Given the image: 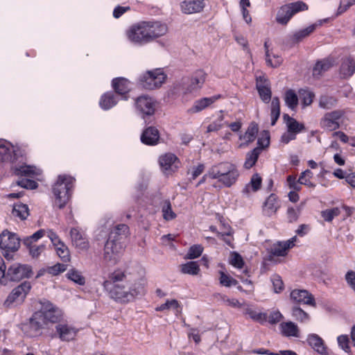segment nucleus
Listing matches in <instances>:
<instances>
[{"label":"nucleus","instance_id":"nucleus-1","mask_svg":"<svg viewBox=\"0 0 355 355\" xmlns=\"http://www.w3.org/2000/svg\"><path fill=\"white\" fill-rule=\"evenodd\" d=\"M167 31V26L161 21H141L132 24L127 29L125 35L132 44L144 46L164 35Z\"/></svg>","mask_w":355,"mask_h":355},{"label":"nucleus","instance_id":"nucleus-2","mask_svg":"<svg viewBox=\"0 0 355 355\" xmlns=\"http://www.w3.org/2000/svg\"><path fill=\"white\" fill-rule=\"evenodd\" d=\"M103 287L109 293L110 297L116 302L126 303L132 301L129 282L126 280L125 273L121 270L114 271L109 279L103 282Z\"/></svg>","mask_w":355,"mask_h":355},{"label":"nucleus","instance_id":"nucleus-3","mask_svg":"<svg viewBox=\"0 0 355 355\" xmlns=\"http://www.w3.org/2000/svg\"><path fill=\"white\" fill-rule=\"evenodd\" d=\"M208 175L212 179H216L227 187L233 185L239 176L236 166L230 162H223L212 166Z\"/></svg>","mask_w":355,"mask_h":355},{"label":"nucleus","instance_id":"nucleus-4","mask_svg":"<svg viewBox=\"0 0 355 355\" xmlns=\"http://www.w3.org/2000/svg\"><path fill=\"white\" fill-rule=\"evenodd\" d=\"M14 173L19 177H24L17 181V184L22 189H35L37 187V183L30 178H37L42 174V170L33 165L23 164L13 168Z\"/></svg>","mask_w":355,"mask_h":355},{"label":"nucleus","instance_id":"nucleus-5","mask_svg":"<svg viewBox=\"0 0 355 355\" xmlns=\"http://www.w3.org/2000/svg\"><path fill=\"white\" fill-rule=\"evenodd\" d=\"M20 239L15 233L7 230L0 234V248L3 257L8 259H13V254L20 248Z\"/></svg>","mask_w":355,"mask_h":355},{"label":"nucleus","instance_id":"nucleus-6","mask_svg":"<svg viewBox=\"0 0 355 355\" xmlns=\"http://www.w3.org/2000/svg\"><path fill=\"white\" fill-rule=\"evenodd\" d=\"M75 179L67 175H60L52 186V191L57 200H69L73 191Z\"/></svg>","mask_w":355,"mask_h":355},{"label":"nucleus","instance_id":"nucleus-7","mask_svg":"<svg viewBox=\"0 0 355 355\" xmlns=\"http://www.w3.org/2000/svg\"><path fill=\"white\" fill-rule=\"evenodd\" d=\"M166 78V76L162 69H155L141 75L139 83L143 88L151 90L161 87Z\"/></svg>","mask_w":355,"mask_h":355},{"label":"nucleus","instance_id":"nucleus-8","mask_svg":"<svg viewBox=\"0 0 355 355\" xmlns=\"http://www.w3.org/2000/svg\"><path fill=\"white\" fill-rule=\"evenodd\" d=\"M124 250L122 241L108 238L104 247L103 259L110 265L116 264Z\"/></svg>","mask_w":355,"mask_h":355},{"label":"nucleus","instance_id":"nucleus-9","mask_svg":"<svg viewBox=\"0 0 355 355\" xmlns=\"http://www.w3.org/2000/svg\"><path fill=\"white\" fill-rule=\"evenodd\" d=\"M31 288V283L26 281L24 282L11 291L4 302V306L10 308L21 304L24 301Z\"/></svg>","mask_w":355,"mask_h":355},{"label":"nucleus","instance_id":"nucleus-10","mask_svg":"<svg viewBox=\"0 0 355 355\" xmlns=\"http://www.w3.org/2000/svg\"><path fill=\"white\" fill-rule=\"evenodd\" d=\"M345 114L344 110H335L326 112L320 120V127L329 132L338 130L340 128V120Z\"/></svg>","mask_w":355,"mask_h":355},{"label":"nucleus","instance_id":"nucleus-11","mask_svg":"<svg viewBox=\"0 0 355 355\" xmlns=\"http://www.w3.org/2000/svg\"><path fill=\"white\" fill-rule=\"evenodd\" d=\"M33 274L31 266L26 264L15 263L10 266L6 273V277L12 282H19L29 278Z\"/></svg>","mask_w":355,"mask_h":355},{"label":"nucleus","instance_id":"nucleus-12","mask_svg":"<svg viewBox=\"0 0 355 355\" xmlns=\"http://www.w3.org/2000/svg\"><path fill=\"white\" fill-rule=\"evenodd\" d=\"M40 304L41 309L39 312L42 313L46 321L55 323L62 318V311L51 302L44 300Z\"/></svg>","mask_w":355,"mask_h":355},{"label":"nucleus","instance_id":"nucleus-13","mask_svg":"<svg viewBox=\"0 0 355 355\" xmlns=\"http://www.w3.org/2000/svg\"><path fill=\"white\" fill-rule=\"evenodd\" d=\"M69 235L72 246L78 251H87L89 248L87 234L80 227L71 228Z\"/></svg>","mask_w":355,"mask_h":355},{"label":"nucleus","instance_id":"nucleus-14","mask_svg":"<svg viewBox=\"0 0 355 355\" xmlns=\"http://www.w3.org/2000/svg\"><path fill=\"white\" fill-rule=\"evenodd\" d=\"M135 107L137 112L144 119L146 116H151L155 113V102L151 97L144 95L136 99Z\"/></svg>","mask_w":355,"mask_h":355},{"label":"nucleus","instance_id":"nucleus-15","mask_svg":"<svg viewBox=\"0 0 355 355\" xmlns=\"http://www.w3.org/2000/svg\"><path fill=\"white\" fill-rule=\"evenodd\" d=\"M159 163L161 170L166 175H171L180 165V161L176 155L170 153L160 156Z\"/></svg>","mask_w":355,"mask_h":355},{"label":"nucleus","instance_id":"nucleus-16","mask_svg":"<svg viewBox=\"0 0 355 355\" xmlns=\"http://www.w3.org/2000/svg\"><path fill=\"white\" fill-rule=\"evenodd\" d=\"M17 147L10 141L0 139V168L7 163L13 161L16 155Z\"/></svg>","mask_w":355,"mask_h":355},{"label":"nucleus","instance_id":"nucleus-17","mask_svg":"<svg viewBox=\"0 0 355 355\" xmlns=\"http://www.w3.org/2000/svg\"><path fill=\"white\" fill-rule=\"evenodd\" d=\"M207 78V73L202 69H198L194 71L186 87V92L192 93L198 92L204 85Z\"/></svg>","mask_w":355,"mask_h":355},{"label":"nucleus","instance_id":"nucleus-18","mask_svg":"<svg viewBox=\"0 0 355 355\" xmlns=\"http://www.w3.org/2000/svg\"><path fill=\"white\" fill-rule=\"evenodd\" d=\"M47 236L55 246L58 255L63 261H69L70 260V253L68 247L59 238L55 232L51 230L47 231Z\"/></svg>","mask_w":355,"mask_h":355},{"label":"nucleus","instance_id":"nucleus-19","mask_svg":"<svg viewBox=\"0 0 355 355\" xmlns=\"http://www.w3.org/2000/svg\"><path fill=\"white\" fill-rule=\"evenodd\" d=\"M290 297L295 303L306 304L313 307L316 306L313 295L306 290L294 289L291 292Z\"/></svg>","mask_w":355,"mask_h":355},{"label":"nucleus","instance_id":"nucleus-20","mask_svg":"<svg viewBox=\"0 0 355 355\" xmlns=\"http://www.w3.org/2000/svg\"><path fill=\"white\" fill-rule=\"evenodd\" d=\"M296 241L297 236H294L287 241L277 242L272 245L270 252L275 256L284 257L287 254L288 250L295 245Z\"/></svg>","mask_w":355,"mask_h":355},{"label":"nucleus","instance_id":"nucleus-21","mask_svg":"<svg viewBox=\"0 0 355 355\" xmlns=\"http://www.w3.org/2000/svg\"><path fill=\"white\" fill-rule=\"evenodd\" d=\"M256 87L261 101L264 103H268L272 96L269 81L264 77L259 76L257 78Z\"/></svg>","mask_w":355,"mask_h":355},{"label":"nucleus","instance_id":"nucleus-22","mask_svg":"<svg viewBox=\"0 0 355 355\" xmlns=\"http://www.w3.org/2000/svg\"><path fill=\"white\" fill-rule=\"evenodd\" d=\"M56 333L62 341L73 340L77 334V329L67 323H58L55 326Z\"/></svg>","mask_w":355,"mask_h":355},{"label":"nucleus","instance_id":"nucleus-23","mask_svg":"<svg viewBox=\"0 0 355 355\" xmlns=\"http://www.w3.org/2000/svg\"><path fill=\"white\" fill-rule=\"evenodd\" d=\"M355 73V58L351 55L342 59L339 69V75L341 78H350Z\"/></svg>","mask_w":355,"mask_h":355},{"label":"nucleus","instance_id":"nucleus-24","mask_svg":"<svg viewBox=\"0 0 355 355\" xmlns=\"http://www.w3.org/2000/svg\"><path fill=\"white\" fill-rule=\"evenodd\" d=\"M337 63V58L334 55H330L327 58L318 61L313 69V76L319 77L324 71L329 70Z\"/></svg>","mask_w":355,"mask_h":355},{"label":"nucleus","instance_id":"nucleus-25","mask_svg":"<svg viewBox=\"0 0 355 355\" xmlns=\"http://www.w3.org/2000/svg\"><path fill=\"white\" fill-rule=\"evenodd\" d=\"M112 87L116 94L121 95L122 99L127 100L128 93L130 91V83L124 78H116L112 80Z\"/></svg>","mask_w":355,"mask_h":355},{"label":"nucleus","instance_id":"nucleus-26","mask_svg":"<svg viewBox=\"0 0 355 355\" xmlns=\"http://www.w3.org/2000/svg\"><path fill=\"white\" fill-rule=\"evenodd\" d=\"M159 133L155 127H148L146 128L141 135V141L148 146H154L158 143Z\"/></svg>","mask_w":355,"mask_h":355},{"label":"nucleus","instance_id":"nucleus-27","mask_svg":"<svg viewBox=\"0 0 355 355\" xmlns=\"http://www.w3.org/2000/svg\"><path fill=\"white\" fill-rule=\"evenodd\" d=\"M182 11L185 14L200 12L205 7L204 0H185L181 3Z\"/></svg>","mask_w":355,"mask_h":355},{"label":"nucleus","instance_id":"nucleus-28","mask_svg":"<svg viewBox=\"0 0 355 355\" xmlns=\"http://www.w3.org/2000/svg\"><path fill=\"white\" fill-rule=\"evenodd\" d=\"M220 95H214L210 97H204L196 100L189 111L192 113H197L202 111L220 98Z\"/></svg>","mask_w":355,"mask_h":355},{"label":"nucleus","instance_id":"nucleus-29","mask_svg":"<svg viewBox=\"0 0 355 355\" xmlns=\"http://www.w3.org/2000/svg\"><path fill=\"white\" fill-rule=\"evenodd\" d=\"M309 345L319 354L328 355L327 348L326 347L323 340L317 334H311L307 337Z\"/></svg>","mask_w":355,"mask_h":355},{"label":"nucleus","instance_id":"nucleus-30","mask_svg":"<svg viewBox=\"0 0 355 355\" xmlns=\"http://www.w3.org/2000/svg\"><path fill=\"white\" fill-rule=\"evenodd\" d=\"M46 320L44 318L42 313H40L39 311L35 312L30 318L27 324L31 331H33L31 336H33L37 334L39 331L43 329Z\"/></svg>","mask_w":355,"mask_h":355},{"label":"nucleus","instance_id":"nucleus-31","mask_svg":"<svg viewBox=\"0 0 355 355\" xmlns=\"http://www.w3.org/2000/svg\"><path fill=\"white\" fill-rule=\"evenodd\" d=\"M118 98L116 94L112 92H106L102 95L99 105L104 110H108L116 105Z\"/></svg>","mask_w":355,"mask_h":355},{"label":"nucleus","instance_id":"nucleus-32","mask_svg":"<svg viewBox=\"0 0 355 355\" xmlns=\"http://www.w3.org/2000/svg\"><path fill=\"white\" fill-rule=\"evenodd\" d=\"M129 234V227L125 224H119L115 226L110 232L109 238L123 242Z\"/></svg>","mask_w":355,"mask_h":355},{"label":"nucleus","instance_id":"nucleus-33","mask_svg":"<svg viewBox=\"0 0 355 355\" xmlns=\"http://www.w3.org/2000/svg\"><path fill=\"white\" fill-rule=\"evenodd\" d=\"M292 203L287 208V218L290 223L295 222L297 220L301 211L304 207V202L296 203L297 201H291Z\"/></svg>","mask_w":355,"mask_h":355},{"label":"nucleus","instance_id":"nucleus-34","mask_svg":"<svg viewBox=\"0 0 355 355\" xmlns=\"http://www.w3.org/2000/svg\"><path fill=\"white\" fill-rule=\"evenodd\" d=\"M284 119L286 122L287 130L297 135L298 133L305 130V126L303 123H299L296 119L290 116L287 114H284Z\"/></svg>","mask_w":355,"mask_h":355},{"label":"nucleus","instance_id":"nucleus-35","mask_svg":"<svg viewBox=\"0 0 355 355\" xmlns=\"http://www.w3.org/2000/svg\"><path fill=\"white\" fill-rule=\"evenodd\" d=\"M282 334L286 337H299V329L293 322H282L280 324Z\"/></svg>","mask_w":355,"mask_h":355},{"label":"nucleus","instance_id":"nucleus-36","mask_svg":"<svg viewBox=\"0 0 355 355\" xmlns=\"http://www.w3.org/2000/svg\"><path fill=\"white\" fill-rule=\"evenodd\" d=\"M12 215L21 220H26L29 216L28 205L21 202L15 203L12 207Z\"/></svg>","mask_w":355,"mask_h":355},{"label":"nucleus","instance_id":"nucleus-37","mask_svg":"<svg viewBox=\"0 0 355 355\" xmlns=\"http://www.w3.org/2000/svg\"><path fill=\"white\" fill-rule=\"evenodd\" d=\"M146 281L143 279L135 282L133 284L129 283L130 294H132V300L137 296L144 295L146 292Z\"/></svg>","mask_w":355,"mask_h":355},{"label":"nucleus","instance_id":"nucleus-38","mask_svg":"<svg viewBox=\"0 0 355 355\" xmlns=\"http://www.w3.org/2000/svg\"><path fill=\"white\" fill-rule=\"evenodd\" d=\"M293 14L288 4L280 8L277 14V21L281 24H286Z\"/></svg>","mask_w":355,"mask_h":355},{"label":"nucleus","instance_id":"nucleus-39","mask_svg":"<svg viewBox=\"0 0 355 355\" xmlns=\"http://www.w3.org/2000/svg\"><path fill=\"white\" fill-rule=\"evenodd\" d=\"M338 104V99L332 96L322 95L319 98V107L324 110H331Z\"/></svg>","mask_w":355,"mask_h":355},{"label":"nucleus","instance_id":"nucleus-40","mask_svg":"<svg viewBox=\"0 0 355 355\" xmlns=\"http://www.w3.org/2000/svg\"><path fill=\"white\" fill-rule=\"evenodd\" d=\"M245 314L248 315L252 320L261 324L266 322L268 320V314L266 313L258 311L250 307L245 309Z\"/></svg>","mask_w":355,"mask_h":355},{"label":"nucleus","instance_id":"nucleus-41","mask_svg":"<svg viewBox=\"0 0 355 355\" xmlns=\"http://www.w3.org/2000/svg\"><path fill=\"white\" fill-rule=\"evenodd\" d=\"M280 116V101L277 96L272 99L270 105L271 125H275Z\"/></svg>","mask_w":355,"mask_h":355},{"label":"nucleus","instance_id":"nucleus-42","mask_svg":"<svg viewBox=\"0 0 355 355\" xmlns=\"http://www.w3.org/2000/svg\"><path fill=\"white\" fill-rule=\"evenodd\" d=\"M285 104L291 110H295L298 105V96L294 90L288 89L284 94Z\"/></svg>","mask_w":355,"mask_h":355},{"label":"nucleus","instance_id":"nucleus-43","mask_svg":"<svg viewBox=\"0 0 355 355\" xmlns=\"http://www.w3.org/2000/svg\"><path fill=\"white\" fill-rule=\"evenodd\" d=\"M261 178L258 174L252 175L249 184H246L243 189V193H248L250 191H257L261 187Z\"/></svg>","mask_w":355,"mask_h":355},{"label":"nucleus","instance_id":"nucleus-44","mask_svg":"<svg viewBox=\"0 0 355 355\" xmlns=\"http://www.w3.org/2000/svg\"><path fill=\"white\" fill-rule=\"evenodd\" d=\"M173 310L175 314L181 311L179 302L176 300H167L165 303L161 304L156 308V311H163L165 310Z\"/></svg>","mask_w":355,"mask_h":355},{"label":"nucleus","instance_id":"nucleus-45","mask_svg":"<svg viewBox=\"0 0 355 355\" xmlns=\"http://www.w3.org/2000/svg\"><path fill=\"white\" fill-rule=\"evenodd\" d=\"M260 153L259 148H254L252 150L248 153L244 163V167L247 169L252 168L256 164Z\"/></svg>","mask_w":355,"mask_h":355},{"label":"nucleus","instance_id":"nucleus-46","mask_svg":"<svg viewBox=\"0 0 355 355\" xmlns=\"http://www.w3.org/2000/svg\"><path fill=\"white\" fill-rule=\"evenodd\" d=\"M181 272L184 274L196 275L200 272V267L197 262L189 261L181 266Z\"/></svg>","mask_w":355,"mask_h":355},{"label":"nucleus","instance_id":"nucleus-47","mask_svg":"<svg viewBox=\"0 0 355 355\" xmlns=\"http://www.w3.org/2000/svg\"><path fill=\"white\" fill-rule=\"evenodd\" d=\"M317 26L318 25L316 24H311L305 28L295 32L293 35V40L296 42L301 41L303 38L307 37L309 34L313 33Z\"/></svg>","mask_w":355,"mask_h":355},{"label":"nucleus","instance_id":"nucleus-48","mask_svg":"<svg viewBox=\"0 0 355 355\" xmlns=\"http://www.w3.org/2000/svg\"><path fill=\"white\" fill-rule=\"evenodd\" d=\"M302 104L304 107L310 105L313 103L315 94L307 89H300L298 91Z\"/></svg>","mask_w":355,"mask_h":355},{"label":"nucleus","instance_id":"nucleus-49","mask_svg":"<svg viewBox=\"0 0 355 355\" xmlns=\"http://www.w3.org/2000/svg\"><path fill=\"white\" fill-rule=\"evenodd\" d=\"M258 132V126L255 123H251L245 133L240 137V139H244L247 143L253 141Z\"/></svg>","mask_w":355,"mask_h":355},{"label":"nucleus","instance_id":"nucleus-50","mask_svg":"<svg viewBox=\"0 0 355 355\" xmlns=\"http://www.w3.org/2000/svg\"><path fill=\"white\" fill-rule=\"evenodd\" d=\"M293 317L300 322H308L310 320L309 315L298 306H294L292 309Z\"/></svg>","mask_w":355,"mask_h":355},{"label":"nucleus","instance_id":"nucleus-51","mask_svg":"<svg viewBox=\"0 0 355 355\" xmlns=\"http://www.w3.org/2000/svg\"><path fill=\"white\" fill-rule=\"evenodd\" d=\"M67 277L69 279L79 285H84L85 283V279L82 275L81 272L74 268L71 269L67 272Z\"/></svg>","mask_w":355,"mask_h":355},{"label":"nucleus","instance_id":"nucleus-52","mask_svg":"<svg viewBox=\"0 0 355 355\" xmlns=\"http://www.w3.org/2000/svg\"><path fill=\"white\" fill-rule=\"evenodd\" d=\"M279 207V205L275 201H264L262 205L263 214L270 216L275 214Z\"/></svg>","mask_w":355,"mask_h":355},{"label":"nucleus","instance_id":"nucleus-53","mask_svg":"<svg viewBox=\"0 0 355 355\" xmlns=\"http://www.w3.org/2000/svg\"><path fill=\"white\" fill-rule=\"evenodd\" d=\"M163 218L165 220H171L176 218L175 213L173 211L171 205L169 202H166L162 207Z\"/></svg>","mask_w":355,"mask_h":355},{"label":"nucleus","instance_id":"nucleus-54","mask_svg":"<svg viewBox=\"0 0 355 355\" xmlns=\"http://www.w3.org/2000/svg\"><path fill=\"white\" fill-rule=\"evenodd\" d=\"M313 173L307 169L300 174L298 180L302 185L304 184L310 188L314 187L315 184L311 181Z\"/></svg>","mask_w":355,"mask_h":355},{"label":"nucleus","instance_id":"nucleus-55","mask_svg":"<svg viewBox=\"0 0 355 355\" xmlns=\"http://www.w3.org/2000/svg\"><path fill=\"white\" fill-rule=\"evenodd\" d=\"M264 48L266 51V62L267 65L273 68L279 67L283 62L282 58L281 57H275V62L272 63L271 55L269 53L268 42H265Z\"/></svg>","mask_w":355,"mask_h":355},{"label":"nucleus","instance_id":"nucleus-56","mask_svg":"<svg viewBox=\"0 0 355 355\" xmlns=\"http://www.w3.org/2000/svg\"><path fill=\"white\" fill-rule=\"evenodd\" d=\"M45 234L46 231L44 230H39L32 235L24 238L23 239V243L24 245H30V244H33L34 242L42 238Z\"/></svg>","mask_w":355,"mask_h":355},{"label":"nucleus","instance_id":"nucleus-57","mask_svg":"<svg viewBox=\"0 0 355 355\" xmlns=\"http://www.w3.org/2000/svg\"><path fill=\"white\" fill-rule=\"evenodd\" d=\"M220 284L225 287H230L238 284V281L232 277L226 275L224 272L220 271Z\"/></svg>","mask_w":355,"mask_h":355},{"label":"nucleus","instance_id":"nucleus-58","mask_svg":"<svg viewBox=\"0 0 355 355\" xmlns=\"http://www.w3.org/2000/svg\"><path fill=\"white\" fill-rule=\"evenodd\" d=\"M26 246L28 248L30 255L34 259L38 258L46 248V245L44 244H30V245Z\"/></svg>","mask_w":355,"mask_h":355},{"label":"nucleus","instance_id":"nucleus-59","mask_svg":"<svg viewBox=\"0 0 355 355\" xmlns=\"http://www.w3.org/2000/svg\"><path fill=\"white\" fill-rule=\"evenodd\" d=\"M340 214V208L335 207L333 209H326L321 212V215L324 220L331 222L334 217L338 216Z\"/></svg>","mask_w":355,"mask_h":355},{"label":"nucleus","instance_id":"nucleus-60","mask_svg":"<svg viewBox=\"0 0 355 355\" xmlns=\"http://www.w3.org/2000/svg\"><path fill=\"white\" fill-rule=\"evenodd\" d=\"M202 251L203 248L200 245H194L189 248L186 258L189 259L198 258L202 254Z\"/></svg>","mask_w":355,"mask_h":355},{"label":"nucleus","instance_id":"nucleus-61","mask_svg":"<svg viewBox=\"0 0 355 355\" xmlns=\"http://www.w3.org/2000/svg\"><path fill=\"white\" fill-rule=\"evenodd\" d=\"M339 347L343 349L345 352L350 354L352 351L349 346V338L347 335H340L337 338Z\"/></svg>","mask_w":355,"mask_h":355},{"label":"nucleus","instance_id":"nucleus-62","mask_svg":"<svg viewBox=\"0 0 355 355\" xmlns=\"http://www.w3.org/2000/svg\"><path fill=\"white\" fill-rule=\"evenodd\" d=\"M230 263L234 267L241 269L243 267L244 261L242 257L237 252H233L231 254Z\"/></svg>","mask_w":355,"mask_h":355},{"label":"nucleus","instance_id":"nucleus-63","mask_svg":"<svg viewBox=\"0 0 355 355\" xmlns=\"http://www.w3.org/2000/svg\"><path fill=\"white\" fill-rule=\"evenodd\" d=\"M354 4L355 0H340V5L338 8L336 15H342Z\"/></svg>","mask_w":355,"mask_h":355},{"label":"nucleus","instance_id":"nucleus-64","mask_svg":"<svg viewBox=\"0 0 355 355\" xmlns=\"http://www.w3.org/2000/svg\"><path fill=\"white\" fill-rule=\"evenodd\" d=\"M67 270V267L62 263H56L54 266L48 267L46 272L52 275H58L61 272H64Z\"/></svg>","mask_w":355,"mask_h":355}]
</instances>
